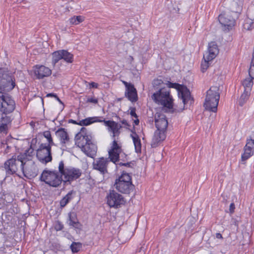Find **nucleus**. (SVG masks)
<instances>
[{"label": "nucleus", "mask_w": 254, "mask_h": 254, "mask_svg": "<svg viewBox=\"0 0 254 254\" xmlns=\"http://www.w3.org/2000/svg\"><path fill=\"white\" fill-rule=\"evenodd\" d=\"M109 157L108 159H119L124 158L126 155L123 152L122 147L116 140H113L110 149L108 150Z\"/></svg>", "instance_id": "14"}, {"label": "nucleus", "mask_w": 254, "mask_h": 254, "mask_svg": "<svg viewBox=\"0 0 254 254\" xmlns=\"http://www.w3.org/2000/svg\"><path fill=\"white\" fill-rule=\"evenodd\" d=\"M62 59L67 63H72L73 61V55L66 50H61Z\"/></svg>", "instance_id": "27"}, {"label": "nucleus", "mask_w": 254, "mask_h": 254, "mask_svg": "<svg viewBox=\"0 0 254 254\" xmlns=\"http://www.w3.org/2000/svg\"><path fill=\"white\" fill-rule=\"evenodd\" d=\"M243 27L245 30H252L254 28V22L251 19H246L244 21Z\"/></svg>", "instance_id": "31"}, {"label": "nucleus", "mask_w": 254, "mask_h": 254, "mask_svg": "<svg viewBox=\"0 0 254 254\" xmlns=\"http://www.w3.org/2000/svg\"><path fill=\"white\" fill-rule=\"evenodd\" d=\"M40 160L41 161V162L43 163L46 164L48 162L51 161L52 160L49 159V160Z\"/></svg>", "instance_id": "49"}, {"label": "nucleus", "mask_w": 254, "mask_h": 254, "mask_svg": "<svg viewBox=\"0 0 254 254\" xmlns=\"http://www.w3.org/2000/svg\"><path fill=\"white\" fill-rule=\"evenodd\" d=\"M64 228V225L60 221H58L54 224V229L57 231H61Z\"/></svg>", "instance_id": "42"}, {"label": "nucleus", "mask_w": 254, "mask_h": 254, "mask_svg": "<svg viewBox=\"0 0 254 254\" xmlns=\"http://www.w3.org/2000/svg\"><path fill=\"white\" fill-rule=\"evenodd\" d=\"M11 159H14V158H13V156H12V158H11Z\"/></svg>", "instance_id": "53"}, {"label": "nucleus", "mask_w": 254, "mask_h": 254, "mask_svg": "<svg viewBox=\"0 0 254 254\" xmlns=\"http://www.w3.org/2000/svg\"><path fill=\"white\" fill-rule=\"evenodd\" d=\"M56 135L62 144H66L69 142V137L65 128H59L56 132Z\"/></svg>", "instance_id": "21"}, {"label": "nucleus", "mask_w": 254, "mask_h": 254, "mask_svg": "<svg viewBox=\"0 0 254 254\" xmlns=\"http://www.w3.org/2000/svg\"><path fill=\"white\" fill-rule=\"evenodd\" d=\"M235 208V204L234 203H231L230 205L229 210L231 213H233L234 212V209Z\"/></svg>", "instance_id": "45"}, {"label": "nucleus", "mask_w": 254, "mask_h": 254, "mask_svg": "<svg viewBox=\"0 0 254 254\" xmlns=\"http://www.w3.org/2000/svg\"><path fill=\"white\" fill-rule=\"evenodd\" d=\"M130 136L132 139L136 152H140L141 150V143L139 137L135 131H132Z\"/></svg>", "instance_id": "24"}, {"label": "nucleus", "mask_w": 254, "mask_h": 254, "mask_svg": "<svg viewBox=\"0 0 254 254\" xmlns=\"http://www.w3.org/2000/svg\"><path fill=\"white\" fill-rule=\"evenodd\" d=\"M219 53V49L217 45L215 42L209 43L207 51L204 56L208 60L214 59Z\"/></svg>", "instance_id": "19"}, {"label": "nucleus", "mask_w": 254, "mask_h": 254, "mask_svg": "<svg viewBox=\"0 0 254 254\" xmlns=\"http://www.w3.org/2000/svg\"><path fill=\"white\" fill-rule=\"evenodd\" d=\"M163 84V81L160 79H155L153 81L152 85L154 88H161V85Z\"/></svg>", "instance_id": "40"}, {"label": "nucleus", "mask_w": 254, "mask_h": 254, "mask_svg": "<svg viewBox=\"0 0 254 254\" xmlns=\"http://www.w3.org/2000/svg\"><path fill=\"white\" fill-rule=\"evenodd\" d=\"M29 74L34 79H43L50 76L52 73V69L44 65L37 64L33 66L29 72Z\"/></svg>", "instance_id": "10"}, {"label": "nucleus", "mask_w": 254, "mask_h": 254, "mask_svg": "<svg viewBox=\"0 0 254 254\" xmlns=\"http://www.w3.org/2000/svg\"><path fill=\"white\" fill-rule=\"evenodd\" d=\"M166 84L168 88H160L151 96L152 100L157 105L162 106L167 111H170L173 109L174 99L171 94L170 88L177 90L178 96L182 100L184 106L193 103V98L191 97L189 89L186 86L170 81H168Z\"/></svg>", "instance_id": "1"}, {"label": "nucleus", "mask_w": 254, "mask_h": 254, "mask_svg": "<svg viewBox=\"0 0 254 254\" xmlns=\"http://www.w3.org/2000/svg\"><path fill=\"white\" fill-rule=\"evenodd\" d=\"M122 124L125 125V126H129V125H128V123H127V120H123L122 121Z\"/></svg>", "instance_id": "48"}, {"label": "nucleus", "mask_w": 254, "mask_h": 254, "mask_svg": "<svg viewBox=\"0 0 254 254\" xmlns=\"http://www.w3.org/2000/svg\"><path fill=\"white\" fill-rule=\"evenodd\" d=\"M155 124L157 130L154 132L151 141V146L156 147L166 137L168 122L166 116L162 113H157L155 115Z\"/></svg>", "instance_id": "3"}, {"label": "nucleus", "mask_w": 254, "mask_h": 254, "mask_svg": "<svg viewBox=\"0 0 254 254\" xmlns=\"http://www.w3.org/2000/svg\"><path fill=\"white\" fill-rule=\"evenodd\" d=\"M111 161H112L117 166L121 167V166H125L127 168H132L134 165V163L133 162H129L127 163H122L120 162L121 160H109Z\"/></svg>", "instance_id": "32"}, {"label": "nucleus", "mask_w": 254, "mask_h": 254, "mask_svg": "<svg viewBox=\"0 0 254 254\" xmlns=\"http://www.w3.org/2000/svg\"><path fill=\"white\" fill-rule=\"evenodd\" d=\"M246 160L243 159V160H242V162H244V163H243L244 164V163H245V161H246Z\"/></svg>", "instance_id": "51"}, {"label": "nucleus", "mask_w": 254, "mask_h": 254, "mask_svg": "<svg viewBox=\"0 0 254 254\" xmlns=\"http://www.w3.org/2000/svg\"><path fill=\"white\" fill-rule=\"evenodd\" d=\"M254 79L250 76V77L246 78L243 81L242 85L244 86V90L248 91V92L251 91L254 84L253 81Z\"/></svg>", "instance_id": "25"}, {"label": "nucleus", "mask_w": 254, "mask_h": 254, "mask_svg": "<svg viewBox=\"0 0 254 254\" xmlns=\"http://www.w3.org/2000/svg\"><path fill=\"white\" fill-rule=\"evenodd\" d=\"M85 20V17L82 15L73 16L68 19V21L71 25H78L80 23L83 22Z\"/></svg>", "instance_id": "28"}, {"label": "nucleus", "mask_w": 254, "mask_h": 254, "mask_svg": "<svg viewBox=\"0 0 254 254\" xmlns=\"http://www.w3.org/2000/svg\"><path fill=\"white\" fill-rule=\"evenodd\" d=\"M212 60H208L205 56H203V61L201 62V71L204 72H205L209 66V62Z\"/></svg>", "instance_id": "36"}, {"label": "nucleus", "mask_w": 254, "mask_h": 254, "mask_svg": "<svg viewBox=\"0 0 254 254\" xmlns=\"http://www.w3.org/2000/svg\"><path fill=\"white\" fill-rule=\"evenodd\" d=\"M220 99L219 88L211 86L207 91L203 107L205 110L216 113Z\"/></svg>", "instance_id": "4"}, {"label": "nucleus", "mask_w": 254, "mask_h": 254, "mask_svg": "<svg viewBox=\"0 0 254 254\" xmlns=\"http://www.w3.org/2000/svg\"><path fill=\"white\" fill-rule=\"evenodd\" d=\"M58 169L59 173L63 177L64 183H71L79 178L82 175V171L79 169L72 167H65L63 161L59 163Z\"/></svg>", "instance_id": "5"}, {"label": "nucleus", "mask_w": 254, "mask_h": 254, "mask_svg": "<svg viewBox=\"0 0 254 254\" xmlns=\"http://www.w3.org/2000/svg\"><path fill=\"white\" fill-rule=\"evenodd\" d=\"M91 117H88L87 118H85L84 119H83L82 120H80L78 123H77L76 121H74L73 120H70L69 121V123H73V124L74 125H79L80 126H89L91 124H86V121H87V120H88L89 118H91Z\"/></svg>", "instance_id": "37"}, {"label": "nucleus", "mask_w": 254, "mask_h": 254, "mask_svg": "<svg viewBox=\"0 0 254 254\" xmlns=\"http://www.w3.org/2000/svg\"><path fill=\"white\" fill-rule=\"evenodd\" d=\"M251 94V92H248V91L244 90V92L241 95L239 100V104L241 106L244 105L245 103L248 101L249 98V97Z\"/></svg>", "instance_id": "30"}, {"label": "nucleus", "mask_w": 254, "mask_h": 254, "mask_svg": "<svg viewBox=\"0 0 254 254\" xmlns=\"http://www.w3.org/2000/svg\"><path fill=\"white\" fill-rule=\"evenodd\" d=\"M90 142H91V136L89 134L87 129L85 127H82L75 135V144L81 148Z\"/></svg>", "instance_id": "13"}, {"label": "nucleus", "mask_w": 254, "mask_h": 254, "mask_svg": "<svg viewBox=\"0 0 254 254\" xmlns=\"http://www.w3.org/2000/svg\"><path fill=\"white\" fill-rule=\"evenodd\" d=\"M87 101L89 103H92L94 104H97L98 103L97 99L94 97L89 98L87 99Z\"/></svg>", "instance_id": "44"}, {"label": "nucleus", "mask_w": 254, "mask_h": 254, "mask_svg": "<svg viewBox=\"0 0 254 254\" xmlns=\"http://www.w3.org/2000/svg\"><path fill=\"white\" fill-rule=\"evenodd\" d=\"M81 149L87 156L94 159L97 153V147L91 141L82 147Z\"/></svg>", "instance_id": "20"}, {"label": "nucleus", "mask_w": 254, "mask_h": 254, "mask_svg": "<svg viewBox=\"0 0 254 254\" xmlns=\"http://www.w3.org/2000/svg\"><path fill=\"white\" fill-rule=\"evenodd\" d=\"M69 217V225L70 226L74 223H76V221H78L77 218L76 214L74 213H69L68 214Z\"/></svg>", "instance_id": "39"}, {"label": "nucleus", "mask_w": 254, "mask_h": 254, "mask_svg": "<svg viewBox=\"0 0 254 254\" xmlns=\"http://www.w3.org/2000/svg\"><path fill=\"white\" fill-rule=\"evenodd\" d=\"M129 110L130 116L135 118L133 120L134 125L137 126L139 123V121L138 119V116L136 114V109L135 107H130Z\"/></svg>", "instance_id": "35"}, {"label": "nucleus", "mask_w": 254, "mask_h": 254, "mask_svg": "<svg viewBox=\"0 0 254 254\" xmlns=\"http://www.w3.org/2000/svg\"><path fill=\"white\" fill-rule=\"evenodd\" d=\"M43 136L47 139L48 142V144L47 145H52L54 144L51 132L50 131L46 130L44 131Z\"/></svg>", "instance_id": "38"}, {"label": "nucleus", "mask_w": 254, "mask_h": 254, "mask_svg": "<svg viewBox=\"0 0 254 254\" xmlns=\"http://www.w3.org/2000/svg\"><path fill=\"white\" fill-rule=\"evenodd\" d=\"M21 170L25 177L31 179L38 175V168L33 160H24L23 161Z\"/></svg>", "instance_id": "11"}, {"label": "nucleus", "mask_w": 254, "mask_h": 254, "mask_svg": "<svg viewBox=\"0 0 254 254\" xmlns=\"http://www.w3.org/2000/svg\"><path fill=\"white\" fill-rule=\"evenodd\" d=\"M24 160H7L4 163V168L7 174L12 175L15 173L19 166L21 168Z\"/></svg>", "instance_id": "16"}, {"label": "nucleus", "mask_w": 254, "mask_h": 254, "mask_svg": "<svg viewBox=\"0 0 254 254\" xmlns=\"http://www.w3.org/2000/svg\"><path fill=\"white\" fill-rule=\"evenodd\" d=\"M51 145L41 144L37 149L36 156L37 159H52L51 153Z\"/></svg>", "instance_id": "17"}, {"label": "nucleus", "mask_w": 254, "mask_h": 254, "mask_svg": "<svg viewBox=\"0 0 254 254\" xmlns=\"http://www.w3.org/2000/svg\"><path fill=\"white\" fill-rule=\"evenodd\" d=\"M40 180L49 186L56 188L62 184L63 179L57 171L46 169L41 175Z\"/></svg>", "instance_id": "9"}, {"label": "nucleus", "mask_w": 254, "mask_h": 254, "mask_svg": "<svg viewBox=\"0 0 254 254\" xmlns=\"http://www.w3.org/2000/svg\"><path fill=\"white\" fill-rule=\"evenodd\" d=\"M70 226L73 227L77 232H80L82 228V225L79 221H76V223H74Z\"/></svg>", "instance_id": "41"}, {"label": "nucleus", "mask_w": 254, "mask_h": 254, "mask_svg": "<svg viewBox=\"0 0 254 254\" xmlns=\"http://www.w3.org/2000/svg\"><path fill=\"white\" fill-rule=\"evenodd\" d=\"M48 97H57V96L56 94H55L54 93H49L47 95Z\"/></svg>", "instance_id": "47"}, {"label": "nucleus", "mask_w": 254, "mask_h": 254, "mask_svg": "<svg viewBox=\"0 0 254 254\" xmlns=\"http://www.w3.org/2000/svg\"><path fill=\"white\" fill-rule=\"evenodd\" d=\"M82 248V244L80 242H72L70 246V249L73 253H78Z\"/></svg>", "instance_id": "34"}, {"label": "nucleus", "mask_w": 254, "mask_h": 254, "mask_svg": "<svg viewBox=\"0 0 254 254\" xmlns=\"http://www.w3.org/2000/svg\"><path fill=\"white\" fill-rule=\"evenodd\" d=\"M216 237L217 239H223L222 235L219 233H217L216 234Z\"/></svg>", "instance_id": "46"}, {"label": "nucleus", "mask_w": 254, "mask_h": 254, "mask_svg": "<svg viewBox=\"0 0 254 254\" xmlns=\"http://www.w3.org/2000/svg\"><path fill=\"white\" fill-rule=\"evenodd\" d=\"M89 88H98L99 85L97 83L94 82H91L89 83Z\"/></svg>", "instance_id": "43"}, {"label": "nucleus", "mask_w": 254, "mask_h": 254, "mask_svg": "<svg viewBox=\"0 0 254 254\" xmlns=\"http://www.w3.org/2000/svg\"><path fill=\"white\" fill-rule=\"evenodd\" d=\"M114 186L119 191L126 194L130 193L134 188L132 183L131 176L124 172L116 179Z\"/></svg>", "instance_id": "8"}, {"label": "nucleus", "mask_w": 254, "mask_h": 254, "mask_svg": "<svg viewBox=\"0 0 254 254\" xmlns=\"http://www.w3.org/2000/svg\"><path fill=\"white\" fill-rule=\"evenodd\" d=\"M15 86V80L12 77L5 72L2 68H0V112L6 116L15 109L14 100L5 94L12 90Z\"/></svg>", "instance_id": "2"}, {"label": "nucleus", "mask_w": 254, "mask_h": 254, "mask_svg": "<svg viewBox=\"0 0 254 254\" xmlns=\"http://www.w3.org/2000/svg\"><path fill=\"white\" fill-rule=\"evenodd\" d=\"M35 155L34 149L30 146L26 149L23 154H21L18 156L17 159H29L30 157H33Z\"/></svg>", "instance_id": "26"}, {"label": "nucleus", "mask_w": 254, "mask_h": 254, "mask_svg": "<svg viewBox=\"0 0 254 254\" xmlns=\"http://www.w3.org/2000/svg\"><path fill=\"white\" fill-rule=\"evenodd\" d=\"M86 124H92L96 123H103L108 127V130L113 134V137L118 136L121 133L122 126L118 123L113 120H105L103 117L94 116L89 118L86 121Z\"/></svg>", "instance_id": "7"}, {"label": "nucleus", "mask_w": 254, "mask_h": 254, "mask_svg": "<svg viewBox=\"0 0 254 254\" xmlns=\"http://www.w3.org/2000/svg\"><path fill=\"white\" fill-rule=\"evenodd\" d=\"M239 13V11H230L219 14L218 20L223 31H229L235 26Z\"/></svg>", "instance_id": "6"}, {"label": "nucleus", "mask_w": 254, "mask_h": 254, "mask_svg": "<svg viewBox=\"0 0 254 254\" xmlns=\"http://www.w3.org/2000/svg\"><path fill=\"white\" fill-rule=\"evenodd\" d=\"M62 55L61 50H58L53 52L52 54V64L55 66L56 64L61 60L62 59Z\"/></svg>", "instance_id": "29"}, {"label": "nucleus", "mask_w": 254, "mask_h": 254, "mask_svg": "<svg viewBox=\"0 0 254 254\" xmlns=\"http://www.w3.org/2000/svg\"><path fill=\"white\" fill-rule=\"evenodd\" d=\"M123 83L126 87V97L131 102H136L138 100L137 92L133 84L125 81Z\"/></svg>", "instance_id": "15"}, {"label": "nucleus", "mask_w": 254, "mask_h": 254, "mask_svg": "<svg viewBox=\"0 0 254 254\" xmlns=\"http://www.w3.org/2000/svg\"><path fill=\"white\" fill-rule=\"evenodd\" d=\"M254 153V139L252 136L247 140V143L244 148V153L242 155V159H249Z\"/></svg>", "instance_id": "18"}, {"label": "nucleus", "mask_w": 254, "mask_h": 254, "mask_svg": "<svg viewBox=\"0 0 254 254\" xmlns=\"http://www.w3.org/2000/svg\"><path fill=\"white\" fill-rule=\"evenodd\" d=\"M72 192L71 191L61 199L60 201V205L61 207H64L72 198Z\"/></svg>", "instance_id": "33"}, {"label": "nucleus", "mask_w": 254, "mask_h": 254, "mask_svg": "<svg viewBox=\"0 0 254 254\" xmlns=\"http://www.w3.org/2000/svg\"><path fill=\"white\" fill-rule=\"evenodd\" d=\"M98 159H104V157H100V158H99Z\"/></svg>", "instance_id": "52"}, {"label": "nucleus", "mask_w": 254, "mask_h": 254, "mask_svg": "<svg viewBox=\"0 0 254 254\" xmlns=\"http://www.w3.org/2000/svg\"><path fill=\"white\" fill-rule=\"evenodd\" d=\"M125 203L124 197L115 190L110 191L107 196V203L110 207L118 208Z\"/></svg>", "instance_id": "12"}, {"label": "nucleus", "mask_w": 254, "mask_h": 254, "mask_svg": "<svg viewBox=\"0 0 254 254\" xmlns=\"http://www.w3.org/2000/svg\"><path fill=\"white\" fill-rule=\"evenodd\" d=\"M11 120L10 117L5 115L0 118V133L7 134L8 125L11 123Z\"/></svg>", "instance_id": "22"}, {"label": "nucleus", "mask_w": 254, "mask_h": 254, "mask_svg": "<svg viewBox=\"0 0 254 254\" xmlns=\"http://www.w3.org/2000/svg\"><path fill=\"white\" fill-rule=\"evenodd\" d=\"M241 9H242V8H241V6H238V10L240 11L241 10Z\"/></svg>", "instance_id": "50"}, {"label": "nucleus", "mask_w": 254, "mask_h": 254, "mask_svg": "<svg viewBox=\"0 0 254 254\" xmlns=\"http://www.w3.org/2000/svg\"><path fill=\"white\" fill-rule=\"evenodd\" d=\"M107 160H94L93 163V168L99 171L101 173L104 174L107 172Z\"/></svg>", "instance_id": "23"}]
</instances>
